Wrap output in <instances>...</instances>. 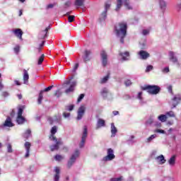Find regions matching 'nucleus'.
Segmentation results:
<instances>
[{
	"label": "nucleus",
	"mask_w": 181,
	"mask_h": 181,
	"mask_svg": "<svg viewBox=\"0 0 181 181\" xmlns=\"http://www.w3.org/2000/svg\"><path fill=\"white\" fill-rule=\"evenodd\" d=\"M84 112H86V106L81 105L78 110L77 119H81L84 115Z\"/></svg>",
	"instance_id": "nucleus-10"
},
{
	"label": "nucleus",
	"mask_w": 181,
	"mask_h": 181,
	"mask_svg": "<svg viewBox=\"0 0 181 181\" xmlns=\"http://www.w3.org/2000/svg\"><path fill=\"white\" fill-rule=\"evenodd\" d=\"M155 138H156V134L151 135L147 139V142H151L152 139H155Z\"/></svg>",
	"instance_id": "nucleus-42"
},
{
	"label": "nucleus",
	"mask_w": 181,
	"mask_h": 181,
	"mask_svg": "<svg viewBox=\"0 0 181 181\" xmlns=\"http://www.w3.org/2000/svg\"><path fill=\"white\" fill-rule=\"evenodd\" d=\"M138 98H139V100H142V92H139V93H138Z\"/></svg>",
	"instance_id": "nucleus-62"
},
{
	"label": "nucleus",
	"mask_w": 181,
	"mask_h": 181,
	"mask_svg": "<svg viewBox=\"0 0 181 181\" xmlns=\"http://www.w3.org/2000/svg\"><path fill=\"white\" fill-rule=\"evenodd\" d=\"M88 134V131L87 129V126L83 127V132L81 137V141L79 144V148H83L84 144H86V139H87V135Z\"/></svg>",
	"instance_id": "nucleus-5"
},
{
	"label": "nucleus",
	"mask_w": 181,
	"mask_h": 181,
	"mask_svg": "<svg viewBox=\"0 0 181 181\" xmlns=\"http://www.w3.org/2000/svg\"><path fill=\"white\" fill-rule=\"evenodd\" d=\"M9 95V93L8 92H3L2 93V96L4 98H6Z\"/></svg>",
	"instance_id": "nucleus-59"
},
{
	"label": "nucleus",
	"mask_w": 181,
	"mask_h": 181,
	"mask_svg": "<svg viewBox=\"0 0 181 181\" xmlns=\"http://www.w3.org/2000/svg\"><path fill=\"white\" fill-rule=\"evenodd\" d=\"M64 5H65V6H66V8H69V7H70L71 5V1H66V2L64 3Z\"/></svg>",
	"instance_id": "nucleus-54"
},
{
	"label": "nucleus",
	"mask_w": 181,
	"mask_h": 181,
	"mask_svg": "<svg viewBox=\"0 0 181 181\" xmlns=\"http://www.w3.org/2000/svg\"><path fill=\"white\" fill-rule=\"evenodd\" d=\"M142 34H143L144 36H146V35H149V30H143Z\"/></svg>",
	"instance_id": "nucleus-55"
},
{
	"label": "nucleus",
	"mask_w": 181,
	"mask_h": 181,
	"mask_svg": "<svg viewBox=\"0 0 181 181\" xmlns=\"http://www.w3.org/2000/svg\"><path fill=\"white\" fill-rule=\"evenodd\" d=\"M117 132H118V130L117 129V127H115V125L114 124V123L111 124V133L112 135H114V136H115V134H117Z\"/></svg>",
	"instance_id": "nucleus-28"
},
{
	"label": "nucleus",
	"mask_w": 181,
	"mask_h": 181,
	"mask_svg": "<svg viewBox=\"0 0 181 181\" xmlns=\"http://www.w3.org/2000/svg\"><path fill=\"white\" fill-rule=\"evenodd\" d=\"M43 91L40 90V93H39V96H38V99H37V103L39 105L42 104V100H43Z\"/></svg>",
	"instance_id": "nucleus-30"
},
{
	"label": "nucleus",
	"mask_w": 181,
	"mask_h": 181,
	"mask_svg": "<svg viewBox=\"0 0 181 181\" xmlns=\"http://www.w3.org/2000/svg\"><path fill=\"white\" fill-rule=\"evenodd\" d=\"M160 6L161 9H165L166 8V3L163 0H160Z\"/></svg>",
	"instance_id": "nucleus-37"
},
{
	"label": "nucleus",
	"mask_w": 181,
	"mask_h": 181,
	"mask_svg": "<svg viewBox=\"0 0 181 181\" xmlns=\"http://www.w3.org/2000/svg\"><path fill=\"white\" fill-rule=\"evenodd\" d=\"M74 16H68V21L70 23H71V22H74Z\"/></svg>",
	"instance_id": "nucleus-46"
},
{
	"label": "nucleus",
	"mask_w": 181,
	"mask_h": 181,
	"mask_svg": "<svg viewBox=\"0 0 181 181\" xmlns=\"http://www.w3.org/2000/svg\"><path fill=\"white\" fill-rule=\"evenodd\" d=\"M119 55L122 56L123 61L128 60V58L127 57H129V52H125L124 53L121 52Z\"/></svg>",
	"instance_id": "nucleus-27"
},
{
	"label": "nucleus",
	"mask_w": 181,
	"mask_h": 181,
	"mask_svg": "<svg viewBox=\"0 0 181 181\" xmlns=\"http://www.w3.org/2000/svg\"><path fill=\"white\" fill-rule=\"evenodd\" d=\"M168 92L170 93L171 94H173V87L171 85H170L168 87Z\"/></svg>",
	"instance_id": "nucleus-56"
},
{
	"label": "nucleus",
	"mask_w": 181,
	"mask_h": 181,
	"mask_svg": "<svg viewBox=\"0 0 181 181\" xmlns=\"http://www.w3.org/2000/svg\"><path fill=\"white\" fill-rule=\"evenodd\" d=\"M100 56L102 57V65L103 67H105L107 64H108L107 55L105 51H102L100 53Z\"/></svg>",
	"instance_id": "nucleus-9"
},
{
	"label": "nucleus",
	"mask_w": 181,
	"mask_h": 181,
	"mask_svg": "<svg viewBox=\"0 0 181 181\" xmlns=\"http://www.w3.org/2000/svg\"><path fill=\"white\" fill-rule=\"evenodd\" d=\"M170 60L173 62V63H177V58L175 57V52H170Z\"/></svg>",
	"instance_id": "nucleus-26"
},
{
	"label": "nucleus",
	"mask_w": 181,
	"mask_h": 181,
	"mask_svg": "<svg viewBox=\"0 0 181 181\" xmlns=\"http://www.w3.org/2000/svg\"><path fill=\"white\" fill-rule=\"evenodd\" d=\"M3 125L4 127H8V128H12V127L15 126V124L12 122V119L9 116L7 117Z\"/></svg>",
	"instance_id": "nucleus-13"
},
{
	"label": "nucleus",
	"mask_w": 181,
	"mask_h": 181,
	"mask_svg": "<svg viewBox=\"0 0 181 181\" xmlns=\"http://www.w3.org/2000/svg\"><path fill=\"white\" fill-rule=\"evenodd\" d=\"M80 156V151L78 149H76L74 153L71 155V158H69L68 163H67V168L68 169H70L76 163V160L77 158Z\"/></svg>",
	"instance_id": "nucleus-3"
},
{
	"label": "nucleus",
	"mask_w": 181,
	"mask_h": 181,
	"mask_svg": "<svg viewBox=\"0 0 181 181\" xmlns=\"http://www.w3.org/2000/svg\"><path fill=\"white\" fill-rule=\"evenodd\" d=\"M143 91H147L151 95H156L160 93V87L156 85H145L141 87Z\"/></svg>",
	"instance_id": "nucleus-2"
},
{
	"label": "nucleus",
	"mask_w": 181,
	"mask_h": 181,
	"mask_svg": "<svg viewBox=\"0 0 181 181\" xmlns=\"http://www.w3.org/2000/svg\"><path fill=\"white\" fill-rule=\"evenodd\" d=\"M84 93H82L79 95V97L78 98V100H77V103H81V100H83V98H84Z\"/></svg>",
	"instance_id": "nucleus-47"
},
{
	"label": "nucleus",
	"mask_w": 181,
	"mask_h": 181,
	"mask_svg": "<svg viewBox=\"0 0 181 181\" xmlns=\"http://www.w3.org/2000/svg\"><path fill=\"white\" fill-rule=\"evenodd\" d=\"M23 110H25V106H21L18 108L16 121L19 124H23L25 121V117L22 116V114H23Z\"/></svg>",
	"instance_id": "nucleus-4"
},
{
	"label": "nucleus",
	"mask_w": 181,
	"mask_h": 181,
	"mask_svg": "<svg viewBox=\"0 0 181 181\" xmlns=\"http://www.w3.org/2000/svg\"><path fill=\"white\" fill-rule=\"evenodd\" d=\"M122 180V177H117V178H111L110 179V181H121Z\"/></svg>",
	"instance_id": "nucleus-50"
},
{
	"label": "nucleus",
	"mask_w": 181,
	"mask_h": 181,
	"mask_svg": "<svg viewBox=\"0 0 181 181\" xmlns=\"http://www.w3.org/2000/svg\"><path fill=\"white\" fill-rule=\"evenodd\" d=\"M158 119L159 121H161V122H166L168 117L166 116V115H160V116H158Z\"/></svg>",
	"instance_id": "nucleus-29"
},
{
	"label": "nucleus",
	"mask_w": 181,
	"mask_h": 181,
	"mask_svg": "<svg viewBox=\"0 0 181 181\" xmlns=\"http://www.w3.org/2000/svg\"><path fill=\"white\" fill-rule=\"evenodd\" d=\"M15 114H16L15 110H14V109H13V110L10 113V116L15 117Z\"/></svg>",
	"instance_id": "nucleus-60"
},
{
	"label": "nucleus",
	"mask_w": 181,
	"mask_h": 181,
	"mask_svg": "<svg viewBox=\"0 0 181 181\" xmlns=\"http://www.w3.org/2000/svg\"><path fill=\"white\" fill-rule=\"evenodd\" d=\"M76 84L77 83L76 81L72 82L69 88L65 90L66 94L73 93V91H74V87H76Z\"/></svg>",
	"instance_id": "nucleus-18"
},
{
	"label": "nucleus",
	"mask_w": 181,
	"mask_h": 181,
	"mask_svg": "<svg viewBox=\"0 0 181 181\" xmlns=\"http://www.w3.org/2000/svg\"><path fill=\"white\" fill-rule=\"evenodd\" d=\"M168 163L170 166H175L176 163V156H173L169 160Z\"/></svg>",
	"instance_id": "nucleus-23"
},
{
	"label": "nucleus",
	"mask_w": 181,
	"mask_h": 181,
	"mask_svg": "<svg viewBox=\"0 0 181 181\" xmlns=\"http://www.w3.org/2000/svg\"><path fill=\"white\" fill-rule=\"evenodd\" d=\"M124 84L126 87H129L132 84V82H131V80L127 79L124 81Z\"/></svg>",
	"instance_id": "nucleus-41"
},
{
	"label": "nucleus",
	"mask_w": 181,
	"mask_h": 181,
	"mask_svg": "<svg viewBox=\"0 0 181 181\" xmlns=\"http://www.w3.org/2000/svg\"><path fill=\"white\" fill-rule=\"evenodd\" d=\"M165 115L167 117H170L171 118H175V112L173 111L167 112Z\"/></svg>",
	"instance_id": "nucleus-35"
},
{
	"label": "nucleus",
	"mask_w": 181,
	"mask_h": 181,
	"mask_svg": "<svg viewBox=\"0 0 181 181\" xmlns=\"http://www.w3.org/2000/svg\"><path fill=\"white\" fill-rule=\"evenodd\" d=\"M107 94H108V90L107 88H105L101 91V95H103V97H107Z\"/></svg>",
	"instance_id": "nucleus-36"
},
{
	"label": "nucleus",
	"mask_w": 181,
	"mask_h": 181,
	"mask_svg": "<svg viewBox=\"0 0 181 181\" xmlns=\"http://www.w3.org/2000/svg\"><path fill=\"white\" fill-rule=\"evenodd\" d=\"M43 62H45V54H42L37 60V64L39 65L42 64L43 63Z\"/></svg>",
	"instance_id": "nucleus-32"
},
{
	"label": "nucleus",
	"mask_w": 181,
	"mask_h": 181,
	"mask_svg": "<svg viewBox=\"0 0 181 181\" xmlns=\"http://www.w3.org/2000/svg\"><path fill=\"white\" fill-rule=\"evenodd\" d=\"M48 122L50 124V125L53 124V122H54V120L52 117L48 118Z\"/></svg>",
	"instance_id": "nucleus-58"
},
{
	"label": "nucleus",
	"mask_w": 181,
	"mask_h": 181,
	"mask_svg": "<svg viewBox=\"0 0 181 181\" xmlns=\"http://www.w3.org/2000/svg\"><path fill=\"white\" fill-rule=\"evenodd\" d=\"M57 132V127L54 126L51 129V136L49 138H52V141H57V138L54 136V134Z\"/></svg>",
	"instance_id": "nucleus-17"
},
{
	"label": "nucleus",
	"mask_w": 181,
	"mask_h": 181,
	"mask_svg": "<svg viewBox=\"0 0 181 181\" xmlns=\"http://www.w3.org/2000/svg\"><path fill=\"white\" fill-rule=\"evenodd\" d=\"M55 160H57L58 162H60V160H63L64 157L61 155H56L54 156Z\"/></svg>",
	"instance_id": "nucleus-38"
},
{
	"label": "nucleus",
	"mask_w": 181,
	"mask_h": 181,
	"mask_svg": "<svg viewBox=\"0 0 181 181\" xmlns=\"http://www.w3.org/2000/svg\"><path fill=\"white\" fill-rule=\"evenodd\" d=\"M111 4L108 3H105V11H108L109 8H110Z\"/></svg>",
	"instance_id": "nucleus-49"
},
{
	"label": "nucleus",
	"mask_w": 181,
	"mask_h": 181,
	"mask_svg": "<svg viewBox=\"0 0 181 181\" xmlns=\"http://www.w3.org/2000/svg\"><path fill=\"white\" fill-rule=\"evenodd\" d=\"M77 69H78V64H76L74 67V69H73V71H76V70H77Z\"/></svg>",
	"instance_id": "nucleus-63"
},
{
	"label": "nucleus",
	"mask_w": 181,
	"mask_h": 181,
	"mask_svg": "<svg viewBox=\"0 0 181 181\" xmlns=\"http://www.w3.org/2000/svg\"><path fill=\"white\" fill-rule=\"evenodd\" d=\"M49 30H50V27H47L44 30L40 32L38 35V39H45L47 37V33H49Z\"/></svg>",
	"instance_id": "nucleus-8"
},
{
	"label": "nucleus",
	"mask_w": 181,
	"mask_h": 181,
	"mask_svg": "<svg viewBox=\"0 0 181 181\" xmlns=\"http://www.w3.org/2000/svg\"><path fill=\"white\" fill-rule=\"evenodd\" d=\"M156 160H158V162H160V165H163V163H165V162H166V160L165 159V156H163V155L157 156L156 158Z\"/></svg>",
	"instance_id": "nucleus-25"
},
{
	"label": "nucleus",
	"mask_w": 181,
	"mask_h": 181,
	"mask_svg": "<svg viewBox=\"0 0 181 181\" xmlns=\"http://www.w3.org/2000/svg\"><path fill=\"white\" fill-rule=\"evenodd\" d=\"M13 32L16 37L20 39V40H23V39L22 38V36L23 35V31H22L21 28L15 29Z\"/></svg>",
	"instance_id": "nucleus-14"
},
{
	"label": "nucleus",
	"mask_w": 181,
	"mask_h": 181,
	"mask_svg": "<svg viewBox=\"0 0 181 181\" xmlns=\"http://www.w3.org/2000/svg\"><path fill=\"white\" fill-rule=\"evenodd\" d=\"M56 5H57L56 3H54V4H48L47 6H46V9H52L53 8H54V6H56Z\"/></svg>",
	"instance_id": "nucleus-40"
},
{
	"label": "nucleus",
	"mask_w": 181,
	"mask_h": 181,
	"mask_svg": "<svg viewBox=\"0 0 181 181\" xmlns=\"http://www.w3.org/2000/svg\"><path fill=\"white\" fill-rule=\"evenodd\" d=\"M128 29V25L125 22L119 23L115 26V30L117 36L120 37V43L124 45L125 37L127 36V30Z\"/></svg>",
	"instance_id": "nucleus-1"
},
{
	"label": "nucleus",
	"mask_w": 181,
	"mask_h": 181,
	"mask_svg": "<svg viewBox=\"0 0 181 181\" xmlns=\"http://www.w3.org/2000/svg\"><path fill=\"white\" fill-rule=\"evenodd\" d=\"M54 172L55 173L54 175V180L59 181V180L60 179V168L55 167Z\"/></svg>",
	"instance_id": "nucleus-16"
},
{
	"label": "nucleus",
	"mask_w": 181,
	"mask_h": 181,
	"mask_svg": "<svg viewBox=\"0 0 181 181\" xmlns=\"http://www.w3.org/2000/svg\"><path fill=\"white\" fill-rule=\"evenodd\" d=\"M24 146L26 151L25 158H29V156H30V146H32V144L30 142L26 141L24 144Z\"/></svg>",
	"instance_id": "nucleus-12"
},
{
	"label": "nucleus",
	"mask_w": 181,
	"mask_h": 181,
	"mask_svg": "<svg viewBox=\"0 0 181 181\" xmlns=\"http://www.w3.org/2000/svg\"><path fill=\"white\" fill-rule=\"evenodd\" d=\"M181 101V95H175L173 98V102L171 103V109L176 108L179 104H180Z\"/></svg>",
	"instance_id": "nucleus-7"
},
{
	"label": "nucleus",
	"mask_w": 181,
	"mask_h": 181,
	"mask_svg": "<svg viewBox=\"0 0 181 181\" xmlns=\"http://www.w3.org/2000/svg\"><path fill=\"white\" fill-rule=\"evenodd\" d=\"M4 84L2 83V80H0V90H2L4 88Z\"/></svg>",
	"instance_id": "nucleus-64"
},
{
	"label": "nucleus",
	"mask_w": 181,
	"mask_h": 181,
	"mask_svg": "<svg viewBox=\"0 0 181 181\" xmlns=\"http://www.w3.org/2000/svg\"><path fill=\"white\" fill-rule=\"evenodd\" d=\"M54 95H56L57 97H60V95H62V92L60 91V90H56Z\"/></svg>",
	"instance_id": "nucleus-51"
},
{
	"label": "nucleus",
	"mask_w": 181,
	"mask_h": 181,
	"mask_svg": "<svg viewBox=\"0 0 181 181\" xmlns=\"http://www.w3.org/2000/svg\"><path fill=\"white\" fill-rule=\"evenodd\" d=\"M139 54L142 60H146L151 56L148 52L144 50H141Z\"/></svg>",
	"instance_id": "nucleus-15"
},
{
	"label": "nucleus",
	"mask_w": 181,
	"mask_h": 181,
	"mask_svg": "<svg viewBox=\"0 0 181 181\" xmlns=\"http://www.w3.org/2000/svg\"><path fill=\"white\" fill-rule=\"evenodd\" d=\"M107 11L105 10L103 13H102V16L103 18V19H105V18H107Z\"/></svg>",
	"instance_id": "nucleus-57"
},
{
	"label": "nucleus",
	"mask_w": 181,
	"mask_h": 181,
	"mask_svg": "<svg viewBox=\"0 0 181 181\" xmlns=\"http://www.w3.org/2000/svg\"><path fill=\"white\" fill-rule=\"evenodd\" d=\"M124 6H126L127 9L131 10L132 9V6L129 5V0H124Z\"/></svg>",
	"instance_id": "nucleus-33"
},
{
	"label": "nucleus",
	"mask_w": 181,
	"mask_h": 181,
	"mask_svg": "<svg viewBox=\"0 0 181 181\" xmlns=\"http://www.w3.org/2000/svg\"><path fill=\"white\" fill-rule=\"evenodd\" d=\"M53 86H48L47 88H45V90H42L43 93H47V91H50L52 90V88Z\"/></svg>",
	"instance_id": "nucleus-48"
},
{
	"label": "nucleus",
	"mask_w": 181,
	"mask_h": 181,
	"mask_svg": "<svg viewBox=\"0 0 181 181\" xmlns=\"http://www.w3.org/2000/svg\"><path fill=\"white\" fill-rule=\"evenodd\" d=\"M7 151L8 152V153H12V152H13V151L12 150V145H11V144H8L7 145Z\"/></svg>",
	"instance_id": "nucleus-39"
},
{
	"label": "nucleus",
	"mask_w": 181,
	"mask_h": 181,
	"mask_svg": "<svg viewBox=\"0 0 181 181\" xmlns=\"http://www.w3.org/2000/svg\"><path fill=\"white\" fill-rule=\"evenodd\" d=\"M45 46V41H42L41 44L39 45L37 47H35V52L36 53H40L42 50L43 49V47Z\"/></svg>",
	"instance_id": "nucleus-24"
},
{
	"label": "nucleus",
	"mask_w": 181,
	"mask_h": 181,
	"mask_svg": "<svg viewBox=\"0 0 181 181\" xmlns=\"http://www.w3.org/2000/svg\"><path fill=\"white\" fill-rule=\"evenodd\" d=\"M68 111H73L74 110V105H70L66 107Z\"/></svg>",
	"instance_id": "nucleus-43"
},
{
	"label": "nucleus",
	"mask_w": 181,
	"mask_h": 181,
	"mask_svg": "<svg viewBox=\"0 0 181 181\" xmlns=\"http://www.w3.org/2000/svg\"><path fill=\"white\" fill-rule=\"evenodd\" d=\"M102 127H105V120L103 119H98L97 122V129L101 128Z\"/></svg>",
	"instance_id": "nucleus-20"
},
{
	"label": "nucleus",
	"mask_w": 181,
	"mask_h": 181,
	"mask_svg": "<svg viewBox=\"0 0 181 181\" xmlns=\"http://www.w3.org/2000/svg\"><path fill=\"white\" fill-rule=\"evenodd\" d=\"M121 6H122V0H117V4L115 11H119V9H121Z\"/></svg>",
	"instance_id": "nucleus-34"
},
{
	"label": "nucleus",
	"mask_w": 181,
	"mask_h": 181,
	"mask_svg": "<svg viewBox=\"0 0 181 181\" xmlns=\"http://www.w3.org/2000/svg\"><path fill=\"white\" fill-rule=\"evenodd\" d=\"M154 132H157V133H159V134H165V130L157 129L154 131Z\"/></svg>",
	"instance_id": "nucleus-52"
},
{
	"label": "nucleus",
	"mask_w": 181,
	"mask_h": 181,
	"mask_svg": "<svg viewBox=\"0 0 181 181\" xmlns=\"http://www.w3.org/2000/svg\"><path fill=\"white\" fill-rule=\"evenodd\" d=\"M84 2H86V0H75L74 5L75 6L80 8L84 6Z\"/></svg>",
	"instance_id": "nucleus-21"
},
{
	"label": "nucleus",
	"mask_w": 181,
	"mask_h": 181,
	"mask_svg": "<svg viewBox=\"0 0 181 181\" xmlns=\"http://www.w3.org/2000/svg\"><path fill=\"white\" fill-rule=\"evenodd\" d=\"M163 71L164 73H169V67H165L163 69Z\"/></svg>",
	"instance_id": "nucleus-61"
},
{
	"label": "nucleus",
	"mask_w": 181,
	"mask_h": 181,
	"mask_svg": "<svg viewBox=\"0 0 181 181\" xmlns=\"http://www.w3.org/2000/svg\"><path fill=\"white\" fill-rule=\"evenodd\" d=\"M151 70H153V66H152V65L147 66V67L146 69V72L148 73V72L151 71Z\"/></svg>",
	"instance_id": "nucleus-45"
},
{
	"label": "nucleus",
	"mask_w": 181,
	"mask_h": 181,
	"mask_svg": "<svg viewBox=\"0 0 181 181\" xmlns=\"http://www.w3.org/2000/svg\"><path fill=\"white\" fill-rule=\"evenodd\" d=\"M28 70H29V69H28V70L23 69V81H24V84H26V83H28L29 81V73H28Z\"/></svg>",
	"instance_id": "nucleus-19"
},
{
	"label": "nucleus",
	"mask_w": 181,
	"mask_h": 181,
	"mask_svg": "<svg viewBox=\"0 0 181 181\" xmlns=\"http://www.w3.org/2000/svg\"><path fill=\"white\" fill-rule=\"evenodd\" d=\"M90 54H91V51H85V57L83 58L85 63H86V62H90Z\"/></svg>",
	"instance_id": "nucleus-22"
},
{
	"label": "nucleus",
	"mask_w": 181,
	"mask_h": 181,
	"mask_svg": "<svg viewBox=\"0 0 181 181\" xmlns=\"http://www.w3.org/2000/svg\"><path fill=\"white\" fill-rule=\"evenodd\" d=\"M107 155L103 158L104 162L115 159V155H114V150L112 148H107Z\"/></svg>",
	"instance_id": "nucleus-6"
},
{
	"label": "nucleus",
	"mask_w": 181,
	"mask_h": 181,
	"mask_svg": "<svg viewBox=\"0 0 181 181\" xmlns=\"http://www.w3.org/2000/svg\"><path fill=\"white\" fill-rule=\"evenodd\" d=\"M54 142H56L55 144L49 146L52 152H54V151H59V146L63 144V142H62V141H60V140L57 139V141H54Z\"/></svg>",
	"instance_id": "nucleus-11"
},
{
	"label": "nucleus",
	"mask_w": 181,
	"mask_h": 181,
	"mask_svg": "<svg viewBox=\"0 0 181 181\" xmlns=\"http://www.w3.org/2000/svg\"><path fill=\"white\" fill-rule=\"evenodd\" d=\"M108 78H110V74H107L106 76L103 77V78L100 80V84L107 83V81H108Z\"/></svg>",
	"instance_id": "nucleus-31"
},
{
	"label": "nucleus",
	"mask_w": 181,
	"mask_h": 181,
	"mask_svg": "<svg viewBox=\"0 0 181 181\" xmlns=\"http://www.w3.org/2000/svg\"><path fill=\"white\" fill-rule=\"evenodd\" d=\"M63 117H64V118H69V117H70V112H64L63 113Z\"/></svg>",
	"instance_id": "nucleus-53"
},
{
	"label": "nucleus",
	"mask_w": 181,
	"mask_h": 181,
	"mask_svg": "<svg viewBox=\"0 0 181 181\" xmlns=\"http://www.w3.org/2000/svg\"><path fill=\"white\" fill-rule=\"evenodd\" d=\"M15 53H16V54H18V53H19L20 50H21V47H19V45H17L14 47L13 49Z\"/></svg>",
	"instance_id": "nucleus-44"
}]
</instances>
